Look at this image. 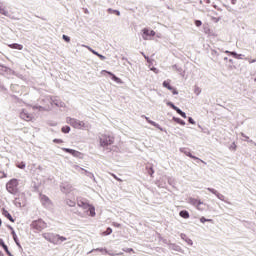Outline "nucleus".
<instances>
[{
	"instance_id": "1",
	"label": "nucleus",
	"mask_w": 256,
	"mask_h": 256,
	"mask_svg": "<svg viewBox=\"0 0 256 256\" xmlns=\"http://www.w3.org/2000/svg\"><path fill=\"white\" fill-rule=\"evenodd\" d=\"M43 237L44 239H46V241H49V243H53V245H59V243H63V241H67L66 237L59 236V234L44 233Z\"/></svg>"
},
{
	"instance_id": "2",
	"label": "nucleus",
	"mask_w": 256,
	"mask_h": 256,
	"mask_svg": "<svg viewBox=\"0 0 256 256\" xmlns=\"http://www.w3.org/2000/svg\"><path fill=\"white\" fill-rule=\"evenodd\" d=\"M66 123H68V125H71V127H73L74 129H87V124L85 122L75 118L67 117Z\"/></svg>"
},
{
	"instance_id": "3",
	"label": "nucleus",
	"mask_w": 256,
	"mask_h": 256,
	"mask_svg": "<svg viewBox=\"0 0 256 256\" xmlns=\"http://www.w3.org/2000/svg\"><path fill=\"white\" fill-rule=\"evenodd\" d=\"M6 189L8 193H11V195H17V193H19V181L15 178L11 179L6 184Z\"/></svg>"
},
{
	"instance_id": "4",
	"label": "nucleus",
	"mask_w": 256,
	"mask_h": 256,
	"mask_svg": "<svg viewBox=\"0 0 256 256\" xmlns=\"http://www.w3.org/2000/svg\"><path fill=\"white\" fill-rule=\"evenodd\" d=\"M114 143H115V137L111 135L104 134L100 137L101 147H109V145H113Z\"/></svg>"
},
{
	"instance_id": "5",
	"label": "nucleus",
	"mask_w": 256,
	"mask_h": 256,
	"mask_svg": "<svg viewBox=\"0 0 256 256\" xmlns=\"http://www.w3.org/2000/svg\"><path fill=\"white\" fill-rule=\"evenodd\" d=\"M31 228L36 231H43V229H47V223L42 219H38L32 222Z\"/></svg>"
},
{
	"instance_id": "6",
	"label": "nucleus",
	"mask_w": 256,
	"mask_h": 256,
	"mask_svg": "<svg viewBox=\"0 0 256 256\" xmlns=\"http://www.w3.org/2000/svg\"><path fill=\"white\" fill-rule=\"evenodd\" d=\"M142 37L144 39V41H151V39H153V37H155L156 33L153 30H149L148 28H144L142 30Z\"/></svg>"
},
{
	"instance_id": "7",
	"label": "nucleus",
	"mask_w": 256,
	"mask_h": 256,
	"mask_svg": "<svg viewBox=\"0 0 256 256\" xmlns=\"http://www.w3.org/2000/svg\"><path fill=\"white\" fill-rule=\"evenodd\" d=\"M62 151H64V153H69L70 155H72V157H76L77 159H83V153L77 150H73L70 148H62Z\"/></svg>"
},
{
	"instance_id": "8",
	"label": "nucleus",
	"mask_w": 256,
	"mask_h": 256,
	"mask_svg": "<svg viewBox=\"0 0 256 256\" xmlns=\"http://www.w3.org/2000/svg\"><path fill=\"white\" fill-rule=\"evenodd\" d=\"M162 85L163 87H165V89H168V91H172L173 95H179V92L177 91V89L171 86V80H165Z\"/></svg>"
},
{
	"instance_id": "9",
	"label": "nucleus",
	"mask_w": 256,
	"mask_h": 256,
	"mask_svg": "<svg viewBox=\"0 0 256 256\" xmlns=\"http://www.w3.org/2000/svg\"><path fill=\"white\" fill-rule=\"evenodd\" d=\"M20 118L23 119V121H33V114L29 113V111L23 109L20 112Z\"/></svg>"
},
{
	"instance_id": "10",
	"label": "nucleus",
	"mask_w": 256,
	"mask_h": 256,
	"mask_svg": "<svg viewBox=\"0 0 256 256\" xmlns=\"http://www.w3.org/2000/svg\"><path fill=\"white\" fill-rule=\"evenodd\" d=\"M190 203H191V205L196 207V209H198V211H203V208L199 207V205H203V202H201V200H198L195 198H190Z\"/></svg>"
},
{
	"instance_id": "11",
	"label": "nucleus",
	"mask_w": 256,
	"mask_h": 256,
	"mask_svg": "<svg viewBox=\"0 0 256 256\" xmlns=\"http://www.w3.org/2000/svg\"><path fill=\"white\" fill-rule=\"evenodd\" d=\"M40 201L42 203V205H44L45 207H49V205H52L51 199H49V197L42 195L40 197Z\"/></svg>"
},
{
	"instance_id": "12",
	"label": "nucleus",
	"mask_w": 256,
	"mask_h": 256,
	"mask_svg": "<svg viewBox=\"0 0 256 256\" xmlns=\"http://www.w3.org/2000/svg\"><path fill=\"white\" fill-rule=\"evenodd\" d=\"M2 215H4V217L9 219L11 221V223H15V219H13V216H11L9 211H7L5 208L2 209Z\"/></svg>"
},
{
	"instance_id": "13",
	"label": "nucleus",
	"mask_w": 256,
	"mask_h": 256,
	"mask_svg": "<svg viewBox=\"0 0 256 256\" xmlns=\"http://www.w3.org/2000/svg\"><path fill=\"white\" fill-rule=\"evenodd\" d=\"M167 105L171 107V109H173L175 112H177L178 115H181L183 113V111L179 109L177 106H175L173 103L168 102Z\"/></svg>"
},
{
	"instance_id": "14",
	"label": "nucleus",
	"mask_w": 256,
	"mask_h": 256,
	"mask_svg": "<svg viewBox=\"0 0 256 256\" xmlns=\"http://www.w3.org/2000/svg\"><path fill=\"white\" fill-rule=\"evenodd\" d=\"M8 47H10V49H17L18 51H22L23 49V45L18 43L9 44Z\"/></svg>"
},
{
	"instance_id": "15",
	"label": "nucleus",
	"mask_w": 256,
	"mask_h": 256,
	"mask_svg": "<svg viewBox=\"0 0 256 256\" xmlns=\"http://www.w3.org/2000/svg\"><path fill=\"white\" fill-rule=\"evenodd\" d=\"M180 217H182L183 219H189L190 215L189 212L187 210H182L179 213Z\"/></svg>"
},
{
	"instance_id": "16",
	"label": "nucleus",
	"mask_w": 256,
	"mask_h": 256,
	"mask_svg": "<svg viewBox=\"0 0 256 256\" xmlns=\"http://www.w3.org/2000/svg\"><path fill=\"white\" fill-rule=\"evenodd\" d=\"M104 73H107L108 75H110V77H112L113 81H116V83H119L120 79L117 76H115V74L106 70H104Z\"/></svg>"
},
{
	"instance_id": "17",
	"label": "nucleus",
	"mask_w": 256,
	"mask_h": 256,
	"mask_svg": "<svg viewBox=\"0 0 256 256\" xmlns=\"http://www.w3.org/2000/svg\"><path fill=\"white\" fill-rule=\"evenodd\" d=\"M0 14L5 15V17L9 16V12L7 11V9L1 5H0Z\"/></svg>"
},
{
	"instance_id": "18",
	"label": "nucleus",
	"mask_w": 256,
	"mask_h": 256,
	"mask_svg": "<svg viewBox=\"0 0 256 256\" xmlns=\"http://www.w3.org/2000/svg\"><path fill=\"white\" fill-rule=\"evenodd\" d=\"M0 245H2L4 251L7 253V255H11V252H9V248L6 246L5 242L3 240H0Z\"/></svg>"
},
{
	"instance_id": "19",
	"label": "nucleus",
	"mask_w": 256,
	"mask_h": 256,
	"mask_svg": "<svg viewBox=\"0 0 256 256\" xmlns=\"http://www.w3.org/2000/svg\"><path fill=\"white\" fill-rule=\"evenodd\" d=\"M200 222H202V223H213V219H207V218H205V217H201L200 218Z\"/></svg>"
},
{
	"instance_id": "20",
	"label": "nucleus",
	"mask_w": 256,
	"mask_h": 256,
	"mask_svg": "<svg viewBox=\"0 0 256 256\" xmlns=\"http://www.w3.org/2000/svg\"><path fill=\"white\" fill-rule=\"evenodd\" d=\"M62 133H69L71 131V127L64 126L61 128Z\"/></svg>"
},
{
	"instance_id": "21",
	"label": "nucleus",
	"mask_w": 256,
	"mask_h": 256,
	"mask_svg": "<svg viewBox=\"0 0 256 256\" xmlns=\"http://www.w3.org/2000/svg\"><path fill=\"white\" fill-rule=\"evenodd\" d=\"M108 13H114L118 17H119V15H121V12H119V10H113L111 8L108 9Z\"/></svg>"
},
{
	"instance_id": "22",
	"label": "nucleus",
	"mask_w": 256,
	"mask_h": 256,
	"mask_svg": "<svg viewBox=\"0 0 256 256\" xmlns=\"http://www.w3.org/2000/svg\"><path fill=\"white\" fill-rule=\"evenodd\" d=\"M66 205H68V207H75V201H73V200H66Z\"/></svg>"
},
{
	"instance_id": "23",
	"label": "nucleus",
	"mask_w": 256,
	"mask_h": 256,
	"mask_svg": "<svg viewBox=\"0 0 256 256\" xmlns=\"http://www.w3.org/2000/svg\"><path fill=\"white\" fill-rule=\"evenodd\" d=\"M89 212H90L91 217H95V207L89 206Z\"/></svg>"
},
{
	"instance_id": "24",
	"label": "nucleus",
	"mask_w": 256,
	"mask_h": 256,
	"mask_svg": "<svg viewBox=\"0 0 256 256\" xmlns=\"http://www.w3.org/2000/svg\"><path fill=\"white\" fill-rule=\"evenodd\" d=\"M111 233H113V229L107 228L106 231L102 233V235H111Z\"/></svg>"
},
{
	"instance_id": "25",
	"label": "nucleus",
	"mask_w": 256,
	"mask_h": 256,
	"mask_svg": "<svg viewBox=\"0 0 256 256\" xmlns=\"http://www.w3.org/2000/svg\"><path fill=\"white\" fill-rule=\"evenodd\" d=\"M62 39H64V41H66V43H70L71 42V38L67 35H63Z\"/></svg>"
},
{
	"instance_id": "26",
	"label": "nucleus",
	"mask_w": 256,
	"mask_h": 256,
	"mask_svg": "<svg viewBox=\"0 0 256 256\" xmlns=\"http://www.w3.org/2000/svg\"><path fill=\"white\" fill-rule=\"evenodd\" d=\"M18 169H25V162H20L17 164Z\"/></svg>"
},
{
	"instance_id": "27",
	"label": "nucleus",
	"mask_w": 256,
	"mask_h": 256,
	"mask_svg": "<svg viewBox=\"0 0 256 256\" xmlns=\"http://www.w3.org/2000/svg\"><path fill=\"white\" fill-rule=\"evenodd\" d=\"M7 178V173H5L4 171H0V179H5Z\"/></svg>"
},
{
	"instance_id": "28",
	"label": "nucleus",
	"mask_w": 256,
	"mask_h": 256,
	"mask_svg": "<svg viewBox=\"0 0 256 256\" xmlns=\"http://www.w3.org/2000/svg\"><path fill=\"white\" fill-rule=\"evenodd\" d=\"M148 173L150 177H153V173H155V170H153V167L148 168Z\"/></svg>"
},
{
	"instance_id": "29",
	"label": "nucleus",
	"mask_w": 256,
	"mask_h": 256,
	"mask_svg": "<svg viewBox=\"0 0 256 256\" xmlns=\"http://www.w3.org/2000/svg\"><path fill=\"white\" fill-rule=\"evenodd\" d=\"M125 253H135V250L133 248H126L124 249Z\"/></svg>"
},
{
	"instance_id": "30",
	"label": "nucleus",
	"mask_w": 256,
	"mask_h": 256,
	"mask_svg": "<svg viewBox=\"0 0 256 256\" xmlns=\"http://www.w3.org/2000/svg\"><path fill=\"white\" fill-rule=\"evenodd\" d=\"M195 25L196 27H201V25H203V22H201V20H196Z\"/></svg>"
},
{
	"instance_id": "31",
	"label": "nucleus",
	"mask_w": 256,
	"mask_h": 256,
	"mask_svg": "<svg viewBox=\"0 0 256 256\" xmlns=\"http://www.w3.org/2000/svg\"><path fill=\"white\" fill-rule=\"evenodd\" d=\"M230 149H231L232 151H236V150H237V144L232 143V145L230 146Z\"/></svg>"
},
{
	"instance_id": "32",
	"label": "nucleus",
	"mask_w": 256,
	"mask_h": 256,
	"mask_svg": "<svg viewBox=\"0 0 256 256\" xmlns=\"http://www.w3.org/2000/svg\"><path fill=\"white\" fill-rule=\"evenodd\" d=\"M146 120L148 121V123L150 125H153L154 127H157V124L155 122H153L152 120H149V118H146Z\"/></svg>"
},
{
	"instance_id": "33",
	"label": "nucleus",
	"mask_w": 256,
	"mask_h": 256,
	"mask_svg": "<svg viewBox=\"0 0 256 256\" xmlns=\"http://www.w3.org/2000/svg\"><path fill=\"white\" fill-rule=\"evenodd\" d=\"M12 235H13V239H14L15 243L17 245H19V242H17V234H15V232H12Z\"/></svg>"
},
{
	"instance_id": "34",
	"label": "nucleus",
	"mask_w": 256,
	"mask_h": 256,
	"mask_svg": "<svg viewBox=\"0 0 256 256\" xmlns=\"http://www.w3.org/2000/svg\"><path fill=\"white\" fill-rule=\"evenodd\" d=\"M208 191H210V193H213V195H217V190L213 188H208Z\"/></svg>"
},
{
	"instance_id": "35",
	"label": "nucleus",
	"mask_w": 256,
	"mask_h": 256,
	"mask_svg": "<svg viewBox=\"0 0 256 256\" xmlns=\"http://www.w3.org/2000/svg\"><path fill=\"white\" fill-rule=\"evenodd\" d=\"M204 31H205L206 34L209 35L211 33V28L206 27V28H204Z\"/></svg>"
},
{
	"instance_id": "36",
	"label": "nucleus",
	"mask_w": 256,
	"mask_h": 256,
	"mask_svg": "<svg viewBox=\"0 0 256 256\" xmlns=\"http://www.w3.org/2000/svg\"><path fill=\"white\" fill-rule=\"evenodd\" d=\"M53 143L61 144V143H63V140H61V139H54Z\"/></svg>"
},
{
	"instance_id": "37",
	"label": "nucleus",
	"mask_w": 256,
	"mask_h": 256,
	"mask_svg": "<svg viewBox=\"0 0 256 256\" xmlns=\"http://www.w3.org/2000/svg\"><path fill=\"white\" fill-rule=\"evenodd\" d=\"M97 57H99V59H101V61H105V56H103L101 54H97Z\"/></svg>"
},
{
	"instance_id": "38",
	"label": "nucleus",
	"mask_w": 256,
	"mask_h": 256,
	"mask_svg": "<svg viewBox=\"0 0 256 256\" xmlns=\"http://www.w3.org/2000/svg\"><path fill=\"white\" fill-rule=\"evenodd\" d=\"M151 71H153V73H159V69H157V68H155V67H153V68H151Z\"/></svg>"
},
{
	"instance_id": "39",
	"label": "nucleus",
	"mask_w": 256,
	"mask_h": 256,
	"mask_svg": "<svg viewBox=\"0 0 256 256\" xmlns=\"http://www.w3.org/2000/svg\"><path fill=\"white\" fill-rule=\"evenodd\" d=\"M189 123H191V125H195V120H193V118H189Z\"/></svg>"
},
{
	"instance_id": "40",
	"label": "nucleus",
	"mask_w": 256,
	"mask_h": 256,
	"mask_svg": "<svg viewBox=\"0 0 256 256\" xmlns=\"http://www.w3.org/2000/svg\"><path fill=\"white\" fill-rule=\"evenodd\" d=\"M180 115L183 117V119H187V114H185V112H182Z\"/></svg>"
},
{
	"instance_id": "41",
	"label": "nucleus",
	"mask_w": 256,
	"mask_h": 256,
	"mask_svg": "<svg viewBox=\"0 0 256 256\" xmlns=\"http://www.w3.org/2000/svg\"><path fill=\"white\" fill-rule=\"evenodd\" d=\"M178 123H180V125H185V121L180 120V119H178Z\"/></svg>"
},
{
	"instance_id": "42",
	"label": "nucleus",
	"mask_w": 256,
	"mask_h": 256,
	"mask_svg": "<svg viewBox=\"0 0 256 256\" xmlns=\"http://www.w3.org/2000/svg\"><path fill=\"white\" fill-rule=\"evenodd\" d=\"M91 52L93 53V55H99V53L98 52H96L95 50H91Z\"/></svg>"
},
{
	"instance_id": "43",
	"label": "nucleus",
	"mask_w": 256,
	"mask_h": 256,
	"mask_svg": "<svg viewBox=\"0 0 256 256\" xmlns=\"http://www.w3.org/2000/svg\"><path fill=\"white\" fill-rule=\"evenodd\" d=\"M188 157H191V159H197V157L192 156L191 154H188Z\"/></svg>"
},
{
	"instance_id": "44",
	"label": "nucleus",
	"mask_w": 256,
	"mask_h": 256,
	"mask_svg": "<svg viewBox=\"0 0 256 256\" xmlns=\"http://www.w3.org/2000/svg\"><path fill=\"white\" fill-rule=\"evenodd\" d=\"M249 63H256V59L250 60Z\"/></svg>"
},
{
	"instance_id": "45",
	"label": "nucleus",
	"mask_w": 256,
	"mask_h": 256,
	"mask_svg": "<svg viewBox=\"0 0 256 256\" xmlns=\"http://www.w3.org/2000/svg\"><path fill=\"white\" fill-rule=\"evenodd\" d=\"M144 57H145L146 61L149 63V57H147V56H144Z\"/></svg>"
},
{
	"instance_id": "46",
	"label": "nucleus",
	"mask_w": 256,
	"mask_h": 256,
	"mask_svg": "<svg viewBox=\"0 0 256 256\" xmlns=\"http://www.w3.org/2000/svg\"><path fill=\"white\" fill-rule=\"evenodd\" d=\"M114 177L117 179V181H121V179L117 178V176H114Z\"/></svg>"
},
{
	"instance_id": "47",
	"label": "nucleus",
	"mask_w": 256,
	"mask_h": 256,
	"mask_svg": "<svg viewBox=\"0 0 256 256\" xmlns=\"http://www.w3.org/2000/svg\"><path fill=\"white\" fill-rule=\"evenodd\" d=\"M1 225H2V221H1V219H0V227H1Z\"/></svg>"
},
{
	"instance_id": "48",
	"label": "nucleus",
	"mask_w": 256,
	"mask_h": 256,
	"mask_svg": "<svg viewBox=\"0 0 256 256\" xmlns=\"http://www.w3.org/2000/svg\"><path fill=\"white\" fill-rule=\"evenodd\" d=\"M232 55H235V52H232Z\"/></svg>"
},
{
	"instance_id": "49",
	"label": "nucleus",
	"mask_w": 256,
	"mask_h": 256,
	"mask_svg": "<svg viewBox=\"0 0 256 256\" xmlns=\"http://www.w3.org/2000/svg\"><path fill=\"white\" fill-rule=\"evenodd\" d=\"M255 83H256V78L254 79Z\"/></svg>"
}]
</instances>
